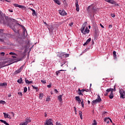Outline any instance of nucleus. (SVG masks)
I'll use <instances>...</instances> for the list:
<instances>
[{
    "instance_id": "6",
    "label": "nucleus",
    "mask_w": 125,
    "mask_h": 125,
    "mask_svg": "<svg viewBox=\"0 0 125 125\" xmlns=\"http://www.w3.org/2000/svg\"><path fill=\"white\" fill-rule=\"evenodd\" d=\"M102 101V100L101 99V98L100 97V96L98 95L97 98L94 100L92 103H94V104H96V103H100V102H101Z\"/></svg>"
},
{
    "instance_id": "26",
    "label": "nucleus",
    "mask_w": 125,
    "mask_h": 125,
    "mask_svg": "<svg viewBox=\"0 0 125 125\" xmlns=\"http://www.w3.org/2000/svg\"><path fill=\"white\" fill-rule=\"evenodd\" d=\"M18 83H21L22 82H23V80H22V78H20L19 80H18Z\"/></svg>"
},
{
    "instance_id": "23",
    "label": "nucleus",
    "mask_w": 125,
    "mask_h": 125,
    "mask_svg": "<svg viewBox=\"0 0 125 125\" xmlns=\"http://www.w3.org/2000/svg\"><path fill=\"white\" fill-rule=\"evenodd\" d=\"M62 71H66V70H60L57 71L56 72V75L58 76V75H59V74H60V72H61Z\"/></svg>"
},
{
    "instance_id": "64",
    "label": "nucleus",
    "mask_w": 125,
    "mask_h": 125,
    "mask_svg": "<svg viewBox=\"0 0 125 125\" xmlns=\"http://www.w3.org/2000/svg\"><path fill=\"white\" fill-rule=\"evenodd\" d=\"M8 97H11V94H9L8 95Z\"/></svg>"
},
{
    "instance_id": "13",
    "label": "nucleus",
    "mask_w": 125,
    "mask_h": 125,
    "mask_svg": "<svg viewBox=\"0 0 125 125\" xmlns=\"http://www.w3.org/2000/svg\"><path fill=\"white\" fill-rule=\"evenodd\" d=\"M45 125H53V124L51 122V119H49L48 120H47V122Z\"/></svg>"
},
{
    "instance_id": "24",
    "label": "nucleus",
    "mask_w": 125,
    "mask_h": 125,
    "mask_svg": "<svg viewBox=\"0 0 125 125\" xmlns=\"http://www.w3.org/2000/svg\"><path fill=\"white\" fill-rule=\"evenodd\" d=\"M104 122H105L107 124H109V119H108V118H104Z\"/></svg>"
},
{
    "instance_id": "49",
    "label": "nucleus",
    "mask_w": 125,
    "mask_h": 125,
    "mask_svg": "<svg viewBox=\"0 0 125 125\" xmlns=\"http://www.w3.org/2000/svg\"><path fill=\"white\" fill-rule=\"evenodd\" d=\"M105 1H106V2H109V3H110L111 0H105Z\"/></svg>"
},
{
    "instance_id": "50",
    "label": "nucleus",
    "mask_w": 125,
    "mask_h": 125,
    "mask_svg": "<svg viewBox=\"0 0 125 125\" xmlns=\"http://www.w3.org/2000/svg\"><path fill=\"white\" fill-rule=\"evenodd\" d=\"M56 125H62L57 122H56Z\"/></svg>"
},
{
    "instance_id": "32",
    "label": "nucleus",
    "mask_w": 125,
    "mask_h": 125,
    "mask_svg": "<svg viewBox=\"0 0 125 125\" xmlns=\"http://www.w3.org/2000/svg\"><path fill=\"white\" fill-rule=\"evenodd\" d=\"M92 125H97V122H96V120H94L93 121V123L92 124Z\"/></svg>"
},
{
    "instance_id": "20",
    "label": "nucleus",
    "mask_w": 125,
    "mask_h": 125,
    "mask_svg": "<svg viewBox=\"0 0 125 125\" xmlns=\"http://www.w3.org/2000/svg\"><path fill=\"white\" fill-rule=\"evenodd\" d=\"M109 97L110 98V99H113V98H114V94L113 93V92H111L110 94V95L109 96Z\"/></svg>"
},
{
    "instance_id": "59",
    "label": "nucleus",
    "mask_w": 125,
    "mask_h": 125,
    "mask_svg": "<svg viewBox=\"0 0 125 125\" xmlns=\"http://www.w3.org/2000/svg\"><path fill=\"white\" fill-rule=\"evenodd\" d=\"M80 118L81 119V120H83V115H80Z\"/></svg>"
},
{
    "instance_id": "37",
    "label": "nucleus",
    "mask_w": 125,
    "mask_h": 125,
    "mask_svg": "<svg viewBox=\"0 0 125 125\" xmlns=\"http://www.w3.org/2000/svg\"><path fill=\"white\" fill-rule=\"evenodd\" d=\"M42 97H43V94H40L39 95V98H42Z\"/></svg>"
},
{
    "instance_id": "46",
    "label": "nucleus",
    "mask_w": 125,
    "mask_h": 125,
    "mask_svg": "<svg viewBox=\"0 0 125 125\" xmlns=\"http://www.w3.org/2000/svg\"><path fill=\"white\" fill-rule=\"evenodd\" d=\"M0 54L2 56H4V54H5L4 53V52H2L0 53Z\"/></svg>"
},
{
    "instance_id": "39",
    "label": "nucleus",
    "mask_w": 125,
    "mask_h": 125,
    "mask_svg": "<svg viewBox=\"0 0 125 125\" xmlns=\"http://www.w3.org/2000/svg\"><path fill=\"white\" fill-rule=\"evenodd\" d=\"M81 104H82L83 108V107L84 106V104H83V100H82V101L81 102Z\"/></svg>"
},
{
    "instance_id": "18",
    "label": "nucleus",
    "mask_w": 125,
    "mask_h": 125,
    "mask_svg": "<svg viewBox=\"0 0 125 125\" xmlns=\"http://www.w3.org/2000/svg\"><path fill=\"white\" fill-rule=\"evenodd\" d=\"M83 89L81 90L80 88H79L78 94H79V95H83Z\"/></svg>"
},
{
    "instance_id": "55",
    "label": "nucleus",
    "mask_w": 125,
    "mask_h": 125,
    "mask_svg": "<svg viewBox=\"0 0 125 125\" xmlns=\"http://www.w3.org/2000/svg\"><path fill=\"white\" fill-rule=\"evenodd\" d=\"M47 87H48V88H50V87H51V85L50 84L49 85H47Z\"/></svg>"
},
{
    "instance_id": "4",
    "label": "nucleus",
    "mask_w": 125,
    "mask_h": 125,
    "mask_svg": "<svg viewBox=\"0 0 125 125\" xmlns=\"http://www.w3.org/2000/svg\"><path fill=\"white\" fill-rule=\"evenodd\" d=\"M119 93L120 94V98L122 99H125V91L124 89H121L119 90Z\"/></svg>"
},
{
    "instance_id": "42",
    "label": "nucleus",
    "mask_w": 125,
    "mask_h": 125,
    "mask_svg": "<svg viewBox=\"0 0 125 125\" xmlns=\"http://www.w3.org/2000/svg\"><path fill=\"white\" fill-rule=\"evenodd\" d=\"M19 8H24V6L19 5Z\"/></svg>"
},
{
    "instance_id": "30",
    "label": "nucleus",
    "mask_w": 125,
    "mask_h": 125,
    "mask_svg": "<svg viewBox=\"0 0 125 125\" xmlns=\"http://www.w3.org/2000/svg\"><path fill=\"white\" fill-rule=\"evenodd\" d=\"M32 86L33 87V88H34V89H36V91H38V90H39V89H38V87H35V86L32 85Z\"/></svg>"
},
{
    "instance_id": "8",
    "label": "nucleus",
    "mask_w": 125,
    "mask_h": 125,
    "mask_svg": "<svg viewBox=\"0 0 125 125\" xmlns=\"http://www.w3.org/2000/svg\"><path fill=\"white\" fill-rule=\"evenodd\" d=\"M23 68H24V67L23 66H21L19 69L16 70L15 72V75H17V74H19V73H21V72H22V71L23 70Z\"/></svg>"
},
{
    "instance_id": "1",
    "label": "nucleus",
    "mask_w": 125,
    "mask_h": 125,
    "mask_svg": "<svg viewBox=\"0 0 125 125\" xmlns=\"http://www.w3.org/2000/svg\"><path fill=\"white\" fill-rule=\"evenodd\" d=\"M81 32L83 35H86L89 33V29L87 28L85 25H83L81 28Z\"/></svg>"
},
{
    "instance_id": "56",
    "label": "nucleus",
    "mask_w": 125,
    "mask_h": 125,
    "mask_svg": "<svg viewBox=\"0 0 125 125\" xmlns=\"http://www.w3.org/2000/svg\"><path fill=\"white\" fill-rule=\"evenodd\" d=\"M108 120H109V121H110V122H111V123H113V122L112 121V120L110 119V118L108 117Z\"/></svg>"
},
{
    "instance_id": "21",
    "label": "nucleus",
    "mask_w": 125,
    "mask_h": 125,
    "mask_svg": "<svg viewBox=\"0 0 125 125\" xmlns=\"http://www.w3.org/2000/svg\"><path fill=\"white\" fill-rule=\"evenodd\" d=\"M58 100L60 101V102H61L62 101V95H60L58 97Z\"/></svg>"
},
{
    "instance_id": "15",
    "label": "nucleus",
    "mask_w": 125,
    "mask_h": 125,
    "mask_svg": "<svg viewBox=\"0 0 125 125\" xmlns=\"http://www.w3.org/2000/svg\"><path fill=\"white\" fill-rule=\"evenodd\" d=\"M4 117L5 119H10V115L7 114L6 113L4 112L3 113Z\"/></svg>"
},
{
    "instance_id": "36",
    "label": "nucleus",
    "mask_w": 125,
    "mask_h": 125,
    "mask_svg": "<svg viewBox=\"0 0 125 125\" xmlns=\"http://www.w3.org/2000/svg\"><path fill=\"white\" fill-rule=\"evenodd\" d=\"M27 90H28V89L27 88V87H25L24 88L23 92H24V93H25L27 92Z\"/></svg>"
},
{
    "instance_id": "34",
    "label": "nucleus",
    "mask_w": 125,
    "mask_h": 125,
    "mask_svg": "<svg viewBox=\"0 0 125 125\" xmlns=\"http://www.w3.org/2000/svg\"><path fill=\"white\" fill-rule=\"evenodd\" d=\"M5 101H0V104H5Z\"/></svg>"
},
{
    "instance_id": "19",
    "label": "nucleus",
    "mask_w": 125,
    "mask_h": 125,
    "mask_svg": "<svg viewBox=\"0 0 125 125\" xmlns=\"http://www.w3.org/2000/svg\"><path fill=\"white\" fill-rule=\"evenodd\" d=\"M31 122V120H30V119L29 118H26V121L25 122H24V123L26 125H28V123H30Z\"/></svg>"
},
{
    "instance_id": "60",
    "label": "nucleus",
    "mask_w": 125,
    "mask_h": 125,
    "mask_svg": "<svg viewBox=\"0 0 125 125\" xmlns=\"http://www.w3.org/2000/svg\"><path fill=\"white\" fill-rule=\"evenodd\" d=\"M8 62H9V61H5L4 62V64L6 63H8Z\"/></svg>"
},
{
    "instance_id": "43",
    "label": "nucleus",
    "mask_w": 125,
    "mask_h": 125,
    "mask_svg": "<svg viewBox=\"0 0 125 125\" xmlns=\"http://www.w3.org/2000/svg\"><path fill=\"white\" fill-rule=\"evenodd\" d=\"M111 17H113V18L116 17V15H115V14H111Z\"/></svg>"
},
{
    "instance_id": "61",
    "label": "nucleus",
    "mask_w": 125,
    "mask_h": 125,
    "mask_svg": "<svg viewBox=\"0 0 125 125\" xmlns=\"http://www.w3.org/2000/svg\"><path fill=\"white\" fill-rule=\"evenodd\" d=\"M92 11L93 12H94V11H95V10H94V7H92Z\"/></svg>"
},
{
    "instance_id": "27",
    "label": "nucleus",
    "mask_w": 125,
    "mask_h": 125,
    "mask_svg": "<svg viewBox=\"0 0 125 125\" xmlns=\"http://www.w3.org/2000/svg\"><path fill=\"white\" fill-rule=\"evenodd\" d=\"M53 0L54 1H55V2H56V3H57L59 5H60V2H59V0Z\"/></svg>"
},
{
    "instance_id": "58",
    "label": "nucleus",
    "mask_w": 125,
    "mask_h": 125,
    "mask_svg": "<svg viewBox=\"0 0 125 125\" xmlns=\"http://www.w3.org/2000/svg\"><path fill=\"white\" fill-rule=\"evenodd\" d=\"M12 58H17L16 56H12Z\"/></svg>"
},
{
    "instance_id": "57",
    "label": "nucleus",
    "mask_w": 125,
    "mask_h": 125,
    "mask_svg": "<svg viewBox=\"0 0 125 125\" xmlns=\"http://www.w3.org/2000/svg\"><path fill=\"white\" fill-rule=\"evenodd\" d=\"M20 125H26L24 123H21Z\"/></svg>"
},
{
    "instance_id": "52",
    "label": "nucleus",
    "mask_w": 125,
    "mask_h": 125,
    "mask_svg": "<svg viewBox=\"0 0 125 125\" xmlns=\"http://www.w3.org/2000/svg\"><path fill=\"white\" fill-rule=\"evenodd\" d=\"M100 25L101 27L102 28H103V29H104V26H103V25H102V24L100 23Z\"/></svg>"
},
{
    "instance_id": "44",
    "label": "nucleus",
    "mask_w": 125,
    "mask_h": 125,
    "mask_svg": "<svg viewBox=\"0 0 125 125\" xmlns=\"http://www.w3.org/2000/svg\"><path fill=\"white\" fill-rule=\"evenodd\" d=\"M88 89H83V93L84 91H86V92H88Z\"/></svg>"
},
{
    "instance_id": "41",
    "label": "nucleus",
    "mask_w": 125,
    "mask_h": 125,
    "mask_svg": "<svg viewBox=\"0 0 125 125\" xmlns=\"http://www.w3.org/2000/svg\"><path fill=\"white\" fill-rule=\"evenodd\" d=\"M54 91H55V93H57V94L59 93V91H58V90H57V89H55L54 90Z\"/></svg>"
},
{
    "instance_id": "10",
    "label": "nucleus",
    "mask_w": 125,
    "mask_h": 125,
    "mask_svg": "<svg viewBox=\"0 0 125 125\" xmlns=\"http://www.w3.org/2000/svg\"><path fill=\"white\" fill-rule=\"evenodd\" d=\"M75 6L76 7V11H80V7H79V1L78 0H75Z\"/></svg>"
},
{
    "instance_id": "35",
    "label": "nucleus",
    "mask_w": 125,
    "mask_h": 125,
    "mask_svg": "<svg viewBox=\"0 0 125 125\" xmlns=\"http://www.w3.org/2000/svg\"><path fill=\"white\" fill-rule=\"evenodd\" d=\"M7 85V83H2V86H5Z\"/></svg>"
},
{
    "instance_id": "38",
    "label": "nucleus",
    "mask_w": 125,
    "mask_h": 125,
    "mask_svg": "<svg viewBox=\"0 0 125 125\" xmlns=\"http://www.w3.org/2000/svg\"><path fill=\"white\" fill-rule=\"evenodd\" d=\"M46 101H47L48 102L50 101V98L49 97H47Z\"/></svg>"
},
{
    "instance_id": "9",
    "label": "nucleus",
    "mask_w": 125,
    "mask_h": 125,
    "mask_svg": "<svg viewBox=\"0 0 125 125\" xmlns=\"http://www.w3.org/2000/svg\"><path fill=\"white\" fill-rule=\"evenodd\" d=\"M59 13L62 16H64L65 15H67V13L65 12L64 10H59Z\"/></svg>"
},
{
    "instance_id": "31",
    "label": "nucleus",
    "mask_w": 125,
    "mask_h": 125,
    "mask_svg": "<svg viewBox=\"0 0 125 125\" xmlns=\"http://www.w3.org/2000/svg\"><path fill=\"white\" fill-rule=\"evenodd\" d=\"M116 85H114V88H112V90H111V92L113 93V91H116Z\"/></svg>"
},
{
    "instance_id": "54",
    "label": "nucleus",
    "mask_w": 125,
    "mask_h": 125,
    "mask_svg": "<svg viewBox=\"0 0 125 125\" xmlns=\"http://www.w3.org/2000/svg\"><path fill=\"white\" fill-rule=\"evenodd\" d=\"M18 94H19V95H21V96H22V95H23V94H22V92H19V93H18Z\"/></svg>"
},
{
    "instance_id": "47",
    "label": "nucleus",
    "mask_w": 125,
    "mask_h": 125,
    "mask_svg": "<svg viewBox=\"0 0 125 125\" xmlns=\"http://www.w3.org/2000/svg\"><path fill=\"white\" fill-rule=\"evenodd\" d=\"M74 23L73 22H71V23H69V25L70 26V27H72V25H73Z\"/></svg>"
},
{
    "instance_id": "17",
    "label": "nucleus",
    "mask_w": 125,
    "mask_h": 125,
    "mask_svg": "<svg viewBox=\"0 0 125 125\" xmlns=\"http://www.w3.org/2000/svg\"><path fill=\"white\" fill-rule=\"evenodd\" d=\"M75 98H76V100L78 101L79 104H81V102H82V100H81V98H80V97L76 96Z\"/></svg>"
},
{
    "instance_id": "2",
    "label": "nucleus",
    "mask_w": 125,
    "mask_h": 125,
    "mask_svg": "<svg viewBox=\"0 0 125 125\" xmlns=\"http://www.w3.org/2000/svg\"><path fill=\"white\" fill-rule=\"evenodd\" d=\"M13 20H14V19L10 18L6 19L5 21H3V24L7 25V26H9V27H12Z\"/></svg>"
},
{
    "instance_id": "51",
    "label": "nucleus",
    "mask_w": 125,
    "mask_h": 125,
    "mask_svg": "<svg viewBox=\"0 0 125 125\" xmlns=\"http://www.w3.org/2000/svg\"><path fill=\"white\" fill-rule=\"evenodd\" d=\"M15 6H16V7H19V4H15Z\"/></svg>"
},
{
    "instance_id": "12",
    "label": "nucleus",
    "mask_w": 125,
    "mask_h": 125,
    "mask_svg": "<svg viewBox=\"0 0 125 125\" xmlns=\"http://www.w3.org/2000/svg\"><path fill=\"white\" fill-rule=\"evenodd\" d=\"M29 9L30 10H31V11L33 12L32 13L33 16H37V13L36 12V11L32 8H29Z\"/></svg>"
},
{
    "instance_id": "7",
    "label": "nucleus",
    "mask_w": 125,
    "mask_h": 125,
    "mask_svg": "<svg viewBox=\"0 0 125 125\" xmlns=\"http://www.w3.org/2000/svg\"><path fill=\"white\" fill-rule=\"evenodd\" d=\"M61 64V67H62V68H67L68 67V64H66L67 62H65V61H63L62 62H60Z\"/></svg>"
},
{
    "instance_id": "33",
    "label": "nucleus",
    "mask_w": 125,
    "mask_h": 125,
    "mask_svg": "<svg viewBox=\"0 0 125 125\" xmlns=\"http://www.w3.org/2000/svg\"><path fill=\"white\" fill-rule=\"evenodd\" d=\"M23 35L25 36V32H27V30H26V28L25 27H23Z\"/></svg>"
},
{
    "instance_id": "5",
    "label": "nucleus",
    "mask_w": 125,
    "mask_h": 125,
    "mask_svg": "<svg viewBox=\"0 0 125 125\" xmlns=\"http://www.w3.org/2000/svg\"><path fill=\"white\" fill-rule=\"evenodd\" d=\"M3 31L0 29V42H4V34H3Z\"/></svg>"
},
{
    "instance_id": "48",
    "label": "nucleus",
    "mask_w": 125,
    "mask_h": 125,
    "mask_svg": "<svg viewBox=\"0 0 125 125\" xmlns=\"http://www.w3.org/2000/svg\"><path fill=\"white\" fill-rule=\"evenodd\" d=\"M8 11L10 12H13V10H12L11 9H9Z\"/></svg>"
},
{
    "instance_id": "25",
    "label": "nucleus",
    "mask_w": 125,
    "mask_h": 125,
    "mask_svg": "<svg viewBox=\"0 0 125 125\" xmlns=\"http://www.w3.org/2000/svg\"><path fill=\"white\" fill-rule=\"evenodd\" d=\"M25 83H28L29 84L30 83H32L33 81H29V80L25 79Z\"/></svg>"
},
{
    "instance_id": "62",
    "label": "nucleus",
    "mask_w": 125,
    "mask_h": 125,
    "mask_svg": "<svg viewBox=\"0 0 125 125\" xmlns=\"http://www.w3.org/2000/svg\"><path fill=\"white\" fill-rule=\"evenodd\" d=\"M74 110L75 111V112H77V108H76V107H74Z\"/></svg>"
},
{
    "instance_id": "14",
    "label": "nucleus",
    "mask_w": 125,
    "mask_h": 125,
    "mask_svg": "<svg viewBox=\"0 0 125 125\" xmlns=\"http://www.w3.org/2000/svg\"><path fill=\"white\" fill-rule=\"evenodd\" d=\"M91 41V38H89L87 41L83 44V45L85 46V45H87V44H88V43H89V42H90Z\"/></svg>"
},
{
    "instance_id": "28",
    "label": "nucleus",
    "mask_w": 125,
    "mask_h": 125,
    "mask_svg": "<svg viewBox=\"0 0 125 125\" xmlns=\"http://www.w3.org/2000/svg\"><path fill=\"white\" fill-rule=\"evenodd\" d=\"M113 57H115V58H116L117 57V54H116L117 52L114 51H113Z\"/></svg>"
},
{
    "instance_id": "22",
    "label": "nucleus",
    "mask_w": 125,
    "mask_h": 125,
    "mask_svg": "<svg viewBox=\"0 0 125 125\" xmlns=\"http://www.w3.org/2000/svg\"><path fill=\"white\" fill-rule=\"evenodd\" d=\"M16 60H17L16 62H19V61H22V60H23V57L17 58L16 59Z\"/></svg>"
},
{
    "instance_id": "3",
    "label": "nucleus",
    "mask_w": 125,
    "mask_h": 125,
    "mask_svg": "<svg viewBox=\"0 0 125 125\" xmlns=\"http://www.w3.org/2000/svg\"><path fill=\"white\" fill-rule=\"evenodd\" d=\"M69 54H65V53H58L57 55V57H60L61 59H64V58H66L67 57H69Z\"/></svg>"
},
{
    "instance_id": "11",
    "label": "nucleus",
    "mask_w": 125,
    "mask_h": 125,
    "mask_svg": "<svg viewBox=\"0 0 125 125\" xmlns=\"http://www.w3.org/2000/svg\"><path fill=\"white\" fill-rule=\"evenodd\" d=\"M110 91L111 92H112V88H108L106 91H105V93H104V96H108V94L109 93V92H110Z\"/></svg>"
},
{
    "instance_id": "29",
    "label": "nucleus",
    "mask_w": 125,
    "mask_h": 125,
    "mask_svg": "<svg viewBox=\"0 0 125 125\" xmlns=\"http://www.w3.org/2000/svg\"><path fill=\"white\" fill-rule=\"evenodd\" d=\"M9 54L10 55H15L16 56H17V54H16L15 53L10 52L9 53Z\"/></svg>"
},
{
    "instance_id": "63",
    "label": "nucleus",
    "mask_w": 125,
    "mask_h": 125,
    "mask_svg": "<svg viewBox=\"0 0 125 125\" xmlns=\"http://www.w3.org/2000/svg\"><path fill=\"white\" fill-rule=\"evenodd\" d=\"M11 64H12V63H9L8 64H6V66H9V65H11Z\"/></svg>"
},
{
    "instance_id": "53",
    "label": "nucleus",
    "mask_w": 125,
    "mask_h": 125,
    "mask_svg": "<svg viewBox=\"0 0 125 125\" xmlns=\"http://www.w3.org/2000/svg\"><path fill=\"white\" fill-rule=\"evenodd\" d=\"M112 24H110V25H109V26H108V28H109V29H111V28H112Z\"/></svg>"
},
{
    "instance_id": "16",
    "label": "nucleus",
    "mask_w": 125,
    "mask_h": 125,
    "mask_svg": "<svg viewBox=\"0 0 125 125\" xmlns=\"http://www.w3.org/2000/svg\"><path fill=\"white\" fill-rule=\"evenodd\" d=\"M110 3L111 4H114L115 5H116V6H119V4L116 2V1H114V0H111Z\"/></svg>"
},
{
    "instance_id": "45",
    "label": "nucleus",
    "mask_w": 125,
    "mask_h": 125,
    "mask_svg": "<svg viewBox=\"0 0 125 125\" xmlns=\"http://www.w3.org/2000/svg\"><path fill=\"white\" fill-rule=\"evenodd\" d=\"M79 113L80 116L83 115V112H82V111L80 110V111H79Z\"/></svg>"
},
{
    "instance_id": "40",
    "label": "nucleus",
    "mask_w": 125,
    "mask_h": 125,
    "mask_svg": "<svg viewBox=\"0 0 125 125\" xmlns=\"http://www.w3.org/2000/svg\"><path fill=\"white\" fill-rule=\"evenodd\" d=\"M41 82L42 83H46V81L45 80H41Z\"/></svg>"
}]
</instances>
